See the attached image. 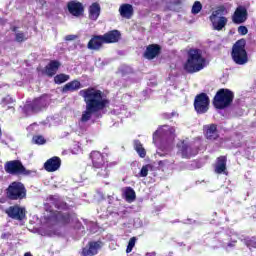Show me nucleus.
Instances as JSON below:
<instances>
[{
	"mask_svg": "<svg viewBox=\"0 0 256 256\" xmlns=\"http://www.w3.org/2000/svg\"><path fill=\"white\" fill-rule=\"evenodd\" d=\"M79 95L83 97L84 102L86 103V110L82 112L79 125L87 123V121L91 120L93 114L103 111V109L109 105V100L105 98L101 90L87 88L81 90Z\"/></svg>",
	"mask_w": 256,
	"mask_h": 256,
	"instance_id": "nucleus-1",
	"label": "nucleus"
},
{
	"mask_svg": "<svg viewBox=\"0 0 256 256\" xmlns=\"http://www.w3.org/2000/svg\"><path fill=\"white\" fill-rule=\"evenodd\" d=\"M207 67V60L203 57L201 50L192 49L188 53L187 62L184 65L188 73H197Z\"/></svg>",
	"mask_w": 256,
	"mask_h": 256,
	"instance_id": "nucleus-2",
	"label": "nucleus"
},
{
	"mask_svg": "<svg viewBox=\"0 0 256 256\" xmlns=\"http://www.w3.org/2000/svg\"><path fill=\"white\" fill-rule=\"evenodd\" d=\"M175 139V128L169 127L168 125L161 126L153 134V143L159 149H163V143L167 141L171 143Z\"/></svg>",
	"mask_w": 256,
	"mask_h": 256,
	"instance_id": "nucleus-3",
	"label": "nucleus"
},
{
	"mask_svg": "<svg viewBox=\"0 0 256 256\" xmlns=\"http://www.w3.org/2000/svg\"><path fill=\"white\" fill-rule=\"evenodd\" d=\"M227 13H229V11H227L225 6H218L216 10L212 12L210 21L214 31H222V29L227 25V17L223 16L227 15Z\"/></svg>",
	"mask_w": 256,
	"mask_h": 256,
	"instance_id": "nucleus-4",
	"label": "nucleus"
},
{
	"mask_svg": "<svg viewBox=\"0 0 256 256\" xmlns=\"http://www.w3.org/2000/svg\"><path fill=\"white\" fill-rule=\"evenodd\" d=\"M234 97L235 95L231 90L220 89L214 97L213 105L216 109H225V107H229L233 103Z\"/></svg>",
	"mask_w": 256,
	"mask_h": 256,
	"instance_id": "nucleus-5",
	"label": "nucleus"
},
{
	"mask_svg": "<svg viewBox=\"0 0 256 256\" xmlns=\"http://www.w3.org/2000/svg\"><path fill=\"white\" fill-rule=\"evenodd\" d=\"M232 59L237 65H245L249 59L245 50V40H238L232 48Z\"/></svg>",
	"mask_w": 256,
	"mask_h": 256,
	"instance_id": "nucleus-6",
	"label": "nucleus"
},
{
	"mask_svg": "<svg viewBox=\"0 0 256 256\" xmlns=\"http://www.w3.org/2000/svg\"><path fill=\"white\" fill-rule=\"evenodd\" d=\"M27 195V190L21 182H13L7 189L8 199L12 201H17V199H25Z\"/></svg>",
	"mask_w": 256,
	"mask_h": 256,
	"instance_id": "nucleus-7",
	"label": "nucleus"
},
{
	"mask_svg": "<svg viewBox=\"0 0 256 256\" xmlns=\"http://www.w3.org/2000/svg\"><path fill=\"white\" fill-rule=\"evenodd\" d=\"M49 103V98L47 96H42L40 98H36L33 103L27 102L24 106V113L26 115H31L32 113H37L41 111V109L45 108Z\"/></svg>",
	"mask_w": 256,
	"mask_h": 256,
	"instance_id": "nucleus-8",
	"label": "nucleus"
},
{
	"mask_svg": "<svg viewBox=\"0 0 256 256\" xmlns=\"http://www.w3.org/2000/svg\"><path fill=\"white\" fill-rule=\"evenodd\" d=\"M4 169L10 175H29V171L25 169V166L19 160L6 162Z\"/></svg>",
	"mask_w": 256,
	"mask_h": 256,
	"instance_id": "nucleus-9",
	"label": "nucleus"
},
{
	"mask_svg": "<svg viewBox=\"0 0 256 256\" xmlns=\"http://www.w3.org/2000/svg\"><path fill=\"white\" fill-rule=\"evenodd\" d=\"M194 109L200 114L207 113L209 111V96L205 93L197 95L194 101Z\"/></svg>",
	"mask_w": 256,
	"mask_h": 256,
	"instance_id": "nucleus-10",
	"label": "nucleus"
},
{
	"mask_svg": "<svg viewBox=\"0 0 256 256\" xmlns=\"http://www.w3.org/2000/svg\"><path fill=\"white\" fill-rule=\"evenodd\" d=\"M238 239H239V236L235 232H230V234H227V235L223 234L222 242H220V244L217 245L216 247H223L224 249L229 251V249H233V247L237 245Z\"/></svg>",
	"mask_w": 256,
	"mask_h": 256,
	"instance_id": "nucleus-11",
	"label": "nucleus"
},
{
	"mask_svg": "<svg viewBox=\"0 0 256 256\" xmlns=\"http://www.w3.org/2000/svg\"><path fill=\"white\" fill-rule=\"evenodd\" d=\"M179 153L183 157V159H191V157H195L199 153V149L194 146H189L184 141L178 144Z\"/></svg>",
	"mask_w": 256,
	"mask_h": 256,
	"instance_id": "nucleus-12",
	"label": "nucleus"
},
{
	"mask_svg": "<svg viewBox=\"0 0 256 256\" xmlns=\"http://www.w3.org/2000/svg\"><path fill=\"white\" fill-rule=\"evenodd\" d=\"M5 213L11 219H16V221H23L25 219V208L20 206H10L6 209Z\"/></svg>",
	"mask_w": 256,
	"mask_h": 256,
	"instance_id": "nucleus-13",
	"label": "nucleus"
},
{
	"mask_svg": "<svg viewBox=\"0 0 256 256\" xmlns=\"http://www.w3.org/2000/svg\"><path fill=\"white\" fill-rule=\"evenodd\" d=\"M90 159L92 161L94 169H103V167L107 165L105 156H103V154H101V152L99 151H92L90 154Z\"/></svg>",
	"mask_w": 256,
	"mask_h": 256,
	"instance_id": "nucleus-14",
	"label": "nucleus"
},
{
	"mask_svg": "<svg viewBox=\"0 0 256 256\" xmlns=\"http://www.w3.org/2000/svg\"><path fill=\"white\" fill-rule=\"evenodd\" d=\"M67 7L69 14L73 15V17H81V15H83L85 12L83 4L75 0L68 2Z\"/></svg>",
	"mask_w": 256,
	"mask_h": 256,
	"instance_id": "nucleus-15",
	"label": "nucleus"
},
{
	"mask_svg": "<svg viewBox=\"0 0 256 256\" xmlns=\"http://www.w3.org/2000/svg\"><path fill=\"white\" fill-rule=\"evenodd\" d=\"M61 167V158L54 156L50 159H48L44 163V169L48 171V173H53L55 171H58V169Z\"/></svg>",
	"mask_w": 256,
	"mask_h": 256,
	"instance_id": "nucleus-16",
	"label": "nucleus"
},
{
	"mask_svg": "<svg viewBox=\"0 0 256 256\" xmlns=\"http://www.w3.org/2000/svg\"><path fill=\"white\" fill-rule=\"evenodd\" d=\"M232 21L237 25H240V23H245V21H247V9H245L243 6H239L234 12Z\"/></svg>",
	"mask_w": 256,
	"mask_h": 256,
	"instance_id": "nucleus-17",
	"label": "nucleus"
},
{
	"mask_svg": "<svg viewBox=\"0 0 256 256\" xmlns=\"http://www.w3.org/2000/svg\"><path fill=\"white\" fill-rule=\"evenodd\" d=\"M51 220H55L62 225H67L71 221V216L68 213L63 212H52L50 210V215L48 216Z\"/></svg>",
	"mask_w": 256,
	"mask_h": 256,
	"instance_id": "nucleus-18",
	"label": "nucleus"
},
{
	"mask_svg": "<svg viewBox=\"0 0 256 256\" xmlns=\"http://www.w3.org/2000/svg\"><path fill=\"white\" fill-rule=\"evenodd\" d=\"M204 133H205L206 139H209L210 141H215L219 139V131L217 130V125L215 124L205 125Z\"/></svg>",
	"mask_w": 256,
	"mask_h": 256,
	"instance_id": "nucleus-19",
	"label": "nucleus"
},
{
	"mask_svg": "<svg viewBox=\"0 0 256 256\" xmlns=\"http://www.w3.org/2000/svg\"><path fill=\"white\" fill-rule=\"evenodd\" d=\"M99 249H101V242H90L88 246L83 248L82 255L95 256L99 253Z\"/></svg>",
	"mask_w": 256,
	"mask_h": 256,
	"instance_id": "nucleus-20",
	"label": "nucleus"
},
{
	"mask_svg": "<svg viewBox=\"0 0 256 256\" xmlns=\"http://www.w3.org/2000/svg\"><path fill=\"white\" fill-rule=\"evenodd\" d=\"M121 37V33L118 30H112L102 36L104 43H117Z\"/></svg>",
	"mask_w": 256,
	"mask_h": 256,
	"instance_id": "nucleus-21",
	"label": "nucleus"
},
{
	"mask_svg": "<svg viewBox=\"0 0 256 256\" xmlns=\"http://www.w3.org/2000/svg\"><path fill=\"white\" fill-rule=\"evenodd\" d=\"M99 15H101V6H99L98 3H93L89 7V19L97 21V19H99Z\"/></svg>",
	"mask_w": 256,
	"mask_h": 256,
	"instance_id": "nucleus-22",
	"label": "nucleus"
},
{
	"mask_svg": "<svg viewBox=\"0 0 256 256\" xmlns=\"http://www.w3.org/2000/svg\"><path fill=\"white\" fill-rule=\"evenodd\" d=\"M159 49L160 48H159L158 45H155V44L149 45L146 48V51L144 53V57L146 59H155V57L159 55Z\"/></svg>",
	"mask_w": 256,
	"mask_h": 256,
	"instance_id": "nucleus-23",
	"label": "nucleus"
},
{
	"mask_svg": "<svg viewBox=\"0 0 256 256\" xmlns=\"http://www.w3.org/2000/svg\"><path fill=\"white\" fill-rule=\"evenodd\" d=\"M119 13L121 17H124L125 19H131V17H133V6L130 4H123L119 8Z\"/></svg>",
	"mask_w": 256,
	"mask_h": 256,
	"instance_id": "nucleus-24",
	"label": "nucleus"
},
{
	"mask_svg": "<svg viewBox=\"0 0 256 256\" xmlns=\"http://www.w3.org/2000/svg\"><path fill=\"white\" fill-rule=\"evenodd\" d=\"M105 43L103 36H95L88 43V49H101V46Z\"/></svg>",
	"mask_w": 256,
	"mask_h": 256,
	"instance_id": "nucleus-25",
	"label": "nucleus"
},
{
	"mask_svg": "<svg viewBox=\"0 0 256 256\" xmlns=\"http://www.w3.org/2000/svg\"><path fill=\"white\" fill-rule=\"evenodd\" d=\"M227 169V158L225 156L219 157L215 166V173L221 175V173H226Z\"/></svg>",
	"mask_w": 256,
	"mask_h": 256,
	"instance_id": "nucleus-26",
	"label": "nucleus"
},
{
	"mask_svg": "<svg viewBox=\"0 0 256 256\" xmlns=\"http://www.w3.org/2000/svg\"><path fill=\"white\" fill-rule=\"evenodd\" d=\"M61 64L58 61H51L47 66H46V75L49 77H53L59 70V67Z\"/></svg>",
	"mask_w": 256,
	"mask_h": 256,
	"instance_id": "nucleus-27",
	"label": "nucleus"
},
{
	"mask_svg": "<svg viewBox=\"0 0 256 256\" xmlns=\"http://www.w3.org/2000/svg\"><path fill=\"white\" fill-rule=\"evenodd\" d=\"M78 89H81V82H79L78 80H74L71 82H68L62 89L63 93H67L69 91L73 92V91H78Z\"/></svg>",
	"mask_w": 256,
	"mask_h": 256,
	"instance_id": "nucleus-28",
	"label": "nucleus"
},
{
	"mask_svg": "<svg viewBox=\"0 0 256 256\" xmlns=\"http://www.w3.org/2000/svg\"><path fill=\"white\" fill-rule=\"evenodd\" d=\"M123 195L127 203H133L136 199L135 190L131 187H126L123 189Z\"/></svg>",
	"mask_w": 256,
	"mask_h": 256,
	"instance_id": "nucleus-29",
	"label": "nucleus"
},
{
	"mask_svg": "<svg viewBox=\"0 0 256 256\" xmlns=\"http://www.w3.org/2000/svg\"><path fill=\"white\" fill-rule=\"evenodd\" d=\"M11 105H13V99L11 96H4L0 100V106H2L3 109H11Z\"/></svg>",
	"mask_w": 256,
	"mask_h": 256,
	"instance_id": "nucleus-30",
	"label": "nucleus"
},
{
	"mask_svg": "<svg viewBox=\"0 0 256 256\" xmlns=\"http://www.w3.org/2000/svg\"><path fill=\"white\" fill-rule=\"evenodd\" d=\"M55 83L57 85H61V83H65L66 81H69V75L67 74H58L54 77Z\"/></svg>",
	"mask_w": 256,
	"mask_h": 256,
	"instance_id": "nucleus-31",
	"label": "nucleus"
},
{
	"mask_svg": "<svg viewBox=\"0 0 256 256\" xmlns=\"http://www.w3.org/2000/svg\"><path fill=\"white\" fill-rule=\"evenodd\" d=\"M134 147H135V151H137L140 157L142 158L145 157L146 155L145 148H143V145L141 144V142L135 141Z\"/></svg>",
	"mask_w": 256,
	"mask_h": 256,
	"instance_id": "nucleus-32",
	"label": "nucleus"
},
{
	"mask_svg": "<svg viewBox=\"0 0 256 256\" xmlns=\"http://www.w3.org/2000/svg\"><path fill=\"white\" fill-rule=\"evenodd\" d=\"M201 9H203V5L201 4V2L199 1L194 2L192 6V14L197 15L198 13H201Z\"/></svg>",
	"mask_w": 256,
	"mask_h": 256,
	"instance_id": "nucleus-33",
	"label": "nucleus"
},
{
	"mask_svg": "<svg viewBox=\"0 0 256 256\" xmlns=\"http://www.w3.org/2000/svg\"><path fill=\"white\" fill-rule=\"evenodd\" d=\"M32 143H34L35 145H45L46 140L43 136L36 135V136H33Z\"/></svg>",
	"mask_w": 256,
	"mask_h": 256,
	"instance_id": "nucleus-34",
	"label": "nucleus"
},
{
	"mask_svg": "<svg viewBox=\"0 0 256 256\" xmlns=\"http://www.w3.org/2000/svg\"><path fill=\"white\" fill-rule=\"evenodd\" d=\"M99 177H103L104 179L109 177V170L107 169V164L104 165L102 168H98V173Z\"/></svg>",
	"mask_w": 256,
	"mask_h": 256,
	"instance_id": "nucleus-35",
	"label": "nucleus"
},
{
	"mask_svg": "<svg viewBox=\"0 0 256 256\" xmlns=\"http://www.w3.org/2000/svg\"><path fill=\"white\" fill-rule=\"evenodd\" d=\"M135 243H137V238L132 237L129 242H128V246L126 249V253H131V251H133V247H135Z\"/></svg>",
	"mask_w": 256,
	"mask_h": 256,
	"instance_id": "nucleus-36",
	"label": "nucleus"
},
{
	"mask_svg": "<svg viewBox=\"0 0 256 256\" xmlns=\"http://www.w3.org/2000/svg\"><path fill=\"white\" fill-rule=\"evenodd\" d=\"M27 39H28L27 34L23 32H16V41L18 43H22V41H27Z\"/></svg>",
	"mask_w": 256,
	"mask_h": 256,
	"instance_id": "nucleus-37",
	"label": "nucleus"
},
{
	"mask_svg": "<svg viewBox=\"0 0 256 256\" xmlns=\"http://www.w3.org/2000/svg\"><path fill=\"white\" fill-rule=\"evenodd\" d=\"M56 209H67V203L56 200L52 202Z\"/></svg>",
	"mask_w": 256,
	"mask_h": 256,
	"instance_id": "nucleus-38",
	"label": "nucleus"
},
{
	"mask_svg": "<svg viewBox=\"0 0 256 256\" xmlns=\"http://www.w3.org/2000/svg\"><path fill=\"white\" fill-rule=\"evenodd\" d=\"M147 175H149V165L143 166L140 171V177H147Z\"/></svg>",
	"mask_w": 256,
	"mask_h": 256,
	"instance_id": "nucleus-39",
	"label": "nucleus"
},
{
	"mask_svg": "<svg viewBox=\"0 0 256 256\" xmlns=\"http://www.w3.org/2000/svg\"><path fill=\"white\" fill-rule=\"evenodd\" d=\"M246 245L247 247H249V249H256V241L255 239H250L246 241Z\"/></svg>",
	"mask_w": 256,
	"mask_h": 256,
	"instance_id": "nucleus-40",
	"label": "nucleus"
},
{
	"mask_svg": "<svg viewBox=\"0 0 256 256\" xmlns=\"http://www.w3.org/2000/svg\"><path fill=\"white\" fill-rule=\"evenodd\" d=\"M238 33L240 35H247V33H249V30L245 26H240L238 27Z\"/></svg>",
	"mask_w": 256,
	"mask_h": 256,
	"instance_id": "nucleus-41",
	"label": "nucleus"
},
{
	"mask_svg": "<svg viewBox=\"0 0 256 256\" xmlns=\"http://www.w3.org/2000/svg\"><path fill=\"white\" fill-rule=\"evenodd\" d=\"M173 161L169 162V160H162L159 162L160 167H169V165H173Z\"/></svg>",
	"mask_w": 256,
	"mask_h": 256,
	"instance_id": "nucleus-42",
	"label": "nucleus"
},
{
	"mask_svg": "<svg viewBox=\"0 0 256 256\" xmlns=\"http://www.w3.org/2000/svg\"><path fill=\"white\" fill-rule=\"evenodd\" d=\"M73 40H75V35L66 36V41H73Z\"/></svg>",
	"mask_w": 256,
	"mask_h": 256,
	"instance_id": "nucleus-43",
	"label": "nucleus"
},
{
	"mask_svg": "<svg viewBox=\"0 0 256 256\" xmlns=\"http://www.w3.org/2000/svg\"><path fill=\"white\" fill-rule=\"evenodd\" d=\"M9 237H11V234L9 233H4L1 235V239H9Z\"/></svg>",
	"mask_w": 256,
	"mask_h": 256,
	"instance_id": "nucleus-44",
	"label": "nucleus"
},
{
	"mask_svg": "<svg viewBox=\"0 0 256 256\" xmlns=\"http://www.w3.org/2000/svg\"><path fill=\"white\" fill-rule=\"evenodd\" d=\"M24 256H33V255H31L30 252H26V253L24 254Z\"/></svg>",
	"mask_w": 256,
	"mask_h": 256,
	"instance_id": "nucleus-45",
	"label": "nucleus"
},
{
	"mask_svg": "<svg viewBox=\"0 0 256 256\" xmlns=\"http://www.w3.org/2000/svg\"><path fill=\"white\" fill-rule=\"evenodd\" d=\"M50 199H52V200H53L54 198H53V197H50Z\"/></svg>",
	"mask_w": 256,
	"mask_h": 256,
	"instance_id": "nucleus-46",
	"label": "nucleus"
}]
</instances>
